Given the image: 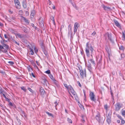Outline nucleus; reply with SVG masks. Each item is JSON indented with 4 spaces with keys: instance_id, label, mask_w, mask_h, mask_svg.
<instances>
[{
    "instance_id": "nucleus-1",
    "label": "nucleus",
    "mask_w": 125,
    "mask_h": 125,
    "mask_svg": "<svg viewBox=\"0 0 125 125\" xmlns=\"http://www.w3.org/2000/svg\"><path fill=\"white\" fill-rule=\"evenodd\" d=\"M85 49L87 56L88 57H89L90 55L89 50H90L91 52V56H92L93 53L94 49L91 45H89L88 42H87L86 43V47Z\"/></svg>"
},
{
    "instance_id": "nucleus-2",
    "label": "nucleus",
    "mask_w": 125,
    "mask_h": 125,
    "mask_svg": "<svg viewBox=\"0 0 125 125\" xmlns=\"http://www.w3.org/2000/svg\"><path fill=\"white\" fill-rule=\"evenodd\" d=\"M104 37L106 40L107 39V37L108 39L111 42L113 43L114 42V40L112 37L111 34H109L108 32L106 33L104 35Z\"/></svg>"
},
{
    "instance_id": "nucleus-3",
    "label": "nucleus",
    "mask_w": 125,
    "mask_h": 125,
    "mask_svg": "<svg viewBox=\"0 0 125 125\" xmlns=\"http://www.w3.org/2000/svg\"><path fill=\"white\" fill-rule=\"evenodd\" d=\"M95 96L94 93L92 92H90V97L91 100L94 101H95L96 99L95 98Z\"/></svg>"
},
{
    "instance_id": "nucleus-4",
    "label": "nucleus",
    "mask_w": 125,
    "mask_h": 125,
    "mask_svg": "<svg viewBox=\"0 0 125 125\" xmlns=\"http://www.w3.org/2000/svg\"><path fill=\"white\" fill-rule=\"evenodd\" d=\"M80 26V25L79 24V23L77 22H75L74 24V32L75 33L77 31V29L79 28V27Z\"/></svg>"
},
{
    "instance_id": "nucleus-5",
    "label": "nucleus",
    "mask_w": 125,
    "mask_h": 125,
    "mask_svg": "<svg viewBox=\"0 0 125 125\" xmlns=\"http://www.w3.org/2000/svg\"><path fill=\"white\" fill-rule=\"evenodd\" d=\"M79 70H80V73L81 77L82 78H83L84 75L85 77L86 74L85 71L84 72L82 70L80 69H79Z\"/></svg>"
},
{
    "instance_id": "nucleus-6",
    "label": "nucleus",
    "mask_w": 125,
    "mask_h": 125,
    "mask_svg": "<svg viewBox=\"0 0 125 125\" xmlns=\"http://www.w3.org/2000/svg\"><path fill=\"white\" fill-rule=\"evenodd\" d=\"M39 90L42 96H43L45 93V91L42 87H40L39 88Z\"/></svg>"
},
{
    "instance_id": "nucleus-7",
    "label": "nucleus",
    "mask_w": 125,
    "mask_h": 125,
    "mask_svg": "<svg viewBox=\"0 0 125 125\" xmlns=\"http://www.w3.org/2000/svg\"><path fill=\"white\" fill-rule=\"evenodd\" d=\"M115 107V111H117L120 110L121 107V106L120 103H118L116 104Z\"/></svg>"
},
{
    "instance_id": "nucleus-8",
    "label": "nucleus",
    "mask_w": 125,
    "mask_h": 125,
    "mask_svg": "<svg viewBox=\"0 0 125 125\" xmlns=\"http://www.w3.org/2000/svg\"><path fill=\"white\" fill-rule=\"evenodd\" d=\"M102 6L105 10H111V8L110 7L105 6L104 4L102 5Z\"/></svg>"
},
{
    "instance_id": "nucleus-9",
    "label": "nucleus",
    "mask_w": 125,
    "mask_h": 125,
    "mask_svg": "<svg viewBox=\"0 0 125 125\" xmlns=\"http://www.w3.org/2000/svg\"><path fill=\"white\" fill-rule=\"evenodd\" d=\"M39 22L41 25H43V21L42 17H40L39 19Z\"/></svg>"
},
{
    "instance_id": "nucleus-10",
    "label": "nucleus",
    "mask_w": 125,
    "mask_h": 125,
    "mask_svg": "<svg viewBox=\"0 0 125 125\" xmlns=\"http://www.w3.org/2000/svg\"><path fill=\"white\" fill-rule=\"evenodd\" d=\"M35 14V11L34 10H33L31 11V18H33Z\"/></svg>"
},
{
    "instance_id": "nucleus-11",
    "label": "nucleus",
    "mask_w": 125,
    "mask_h": 125,
    "mask_svg": "<svg viewBox=\"0 0 125 125\" xmlns=\"http://www.w3.org/2000/svg\"><path fill=\"white\" fill-rule=\"evenodd\" d=\"M114 22L115 25L117 26L118 27H119L120 26V24L117 21L115 20L114 21Z\"/></svg>"
},
{
    "instance_id": "nucleus-12",
    "label": "nucleus",
    "mask_w": 125,
    "mask_h": 125,
    "mask_svg": "<svg viewBox=\"0 0 125 125\" xmlns=\"http://www.w3.org/2000/svg\"><path fill=\"white\" fill-rule=\"evenodd\" d=\"M68 33L69 34L70 33L72 32V26L71 24H70L68 26Z\"/></svg>"
},
{
    "instance_id": "nucleus-13",
    "label": "nucleus",
    "mask_w": 125,
    "mask_h": 125,
    "mask_svg": "<svg viewBox=\"0 0 125 125\" xmlns=\"http://www.w3.org/2000/svg\"><path fill=\"white\" fill-rule=\"evenodd\" d=\"M122 39L124 41H125V31L122 32Z\"/></svg>"
},
{
    "instance_id": "nucleus-14",
    "label": "nucleus",
    "mask_w": 125,
    "mask_h": 125,
    "mask_svg": "<svg viewBox=\"0 0 125 125\" xmlns=\"http://www.w3.org/2000/svg\"><path fill=\"white\" fill-rule=\"evenodd\" d=\"M107 117V121L108 124L110 123L111 122V117Z\"/></svg>"
},
{
    "instance_id": "nucleus-15",
    "label": "nucleus",
    "mask_w": 125,
    "mask_h": 125,
    "mask_svg": "<svg viewBox=\"0 0 125 125\" xmlns=\"http://www.w3.org/2000/svg\"><path fill=\"white\" fill-rule=\"evenodd\" d=\"M16 8L18 9H20L21 7L20 3L19 2L18 3H16L15 4Z\"/></svg>"
},
{
    "instance_id": "nucleus-16",
    "label": "nucleus",
    "mask_w": 125,
    "mask_h": 125,
    "mask_svg": "<svg viewBox=\"0 0 125 125\" xmlns=\"http://www.w3.org/2000/svg\"><path fill=\"white\" fill-rule=\"evenodd\" d=\"M22 19L25 22L28 23H29V21L27 19H26L25 18L23 17H22Z\"/></svg>"
},
{
    "instance_id": "nucleus-17",
    "label": "nucleus",
    "mask_w": 125,
    "mask_h": 125,
    "mask_svg": "<svg viewBox=\"0 0 125 125\" xmlns=\"http://www.w3.org/2000/svg\"><path fill=\"white\" fill-rule=\"evenodd\" d=\"M16 36H17L18 37L20 38H22L23 37V35L19 33H17L16 34Z\"/></svg>"
},
{
    "instance_id": "nucleus-18",
    "label": "nucleus",
    "mask_w": 125,
    "mask_h": 125,
    "mask_svg": "<svg viewBox=\"0 0 125 125\" xmlns=\"http://www.w3.org/2000/svg\"><path fill=\"white\" fill-rule=\"evenodd\" d=\"M49 76L50 78L53 81H55L54 78L53 77V76L51 74L49 75Z\"/></svg>"
},
{
    "instance_id": "nucleus-19",
    "label": "nucleus",
    "mask_w": 125,
    "mask_h": 125,
    "mask_svg": "<svg viewBox=\"0 0 125 125\" xmlns=\"http://www.w3.org/2000/svg\"><path fill=\"white\" fill-rule=\"evenodd\" d=\"M30 54H31V55H33L34 54L33 50L32 48H30Z\"/></svg>"
},
{
    "instance_id": "nucleus-20",
    "label": "nucleus",
    "mask_w": 125,
    "mask_h": 125,
    "mask_svg": "<svg viewBox=\"0 0 125 125\" xmlns=\"http://www.w3.org/2000/svg\"><path fill=\"white\" fill-rule=\"evenodd\" d=\"M69 92H71V93L73 95H75V93L74 90L73 89H72L71 90L69 91Z\"/></svg>"
},
{
    "instance_id": "nucleus-21",
    "label": "nucleus",
    "mask_w": 125,
    "mask_h": 125,
    "mask_svg": "<svg viewBox=\"0 0 125 125\" xmlns=\"http://www.w3.org/2000/svg\"><path fill=\"white\" fill-rule=\"evenodd\" d=\"M82 122H83L85 121L84 119L85 118H86L85 116L84 115H82Z\"/></svg>"
},
{
    "instance_id": "nucleus-22",
    "label": "nucleus",
    "mask_w": 125,
    "mask_h": 125,
    "mask_svg": "<svg viewBox=\"0 0 125 125\" xmlns=\"http://www.w3.org/2000/svg\"><path fill=\"white\" fill-rule=\"evenodd\" d=\"M46 113H47L48 115L49 116H51L52 117H53V115H52V114L51 113H49V112H47V111H46L45 112Z\"/></svg>"
},
{
    "instance_id": "nucleus-23",
    "label": "nucleus",
    "mask_w": 125,
    "mask_h": 125,
    "mask_svg": "<svg viewBox=\"0 0 125 125\" xmlns=\"http://www.w3.org/2000/svg\"><path fill=\"white\" fill-rule=\"evenodd\" d=\"M96 120L99 121L100 120V115L99 114H98L96 116Z\"/></svg>"
},
{
    "instance_id": "nucleus-24",
    "label": "nucleus",
    "mask_w": 125,
    "mask_h": 125,
    "mask_svg": "<svg viewBox=\"0 0 125 125\" xmlns=\"http://www.w3.org/2000/svg\"><path fill=\"white\" fill-rule=\"evenodd\" d=\"M67 89H68V91H69L71 90L72 89H73V88L71 86L69 85Z\"/></svg>"
},
{
    "instance_id": "nucleus-25",
    "label": "nucleus",
    "mask_w": 125,
    "mask_h": 125,
    "mask_svg": "<svg viewBox=\"0 0 125 125\" xmlns=\"http://www.w3.org/2000/svg\"><path fill=\"white\" fill-rule=\"evenodd\" d=\"M122 115L123 116L125 115V110L123 109L121 111Z\"/></svg>"
},
{
    "instance_id": "nucleus-26",
    "label": "nucleus",
    "mask_w": 125,
    "mask_h": 125,
    "mask_svg": "<svg viewBox=\"0 0 125 125\" xmlns=\"http://www.w3.org/2000/svg\"><path fill=\"white\" fill-rule=\"evenodd\" d=\"M104 108L106 109V112H107L108 108V107L107 106V104H105L104 105Z\"/></svg>"
},
{
    "instance_id": "nucleus-27",
    "label": "nucleus",
    "mask_w": 125,
    "mask_h": 125,
    "mask_svg": "<svg viewBox=\"0 0 125 125\" xmlns=\"http://www.w3.org/2000/svg\"><path fill=\"white\" fill-rule=\"evenodd\" d=\"M32 48L34 49V51H35V53H36L37 52H38V49H37L36 48L35 46H33L32 47Z\"/></svg>"
},
{
    "instance_id": "nucleus-28",
    "label": "nucleus",
    "mask_w": 125,
    "mask_h": 125,
    "mask_svg": "<svg viewBox=\"0 0 125 125\" xmlns=\"http://www.w3.org/2000/svg\"><path fill=\"white\" fill-rule=\"evenodd\" d=\"M44 73H45L47 74H49V75L51 74V72L50 70H48L46 71L45 72H44Z\"/></svg>"
},
{
    "instance_id": "nucleus-29",
    "label": "nucleus",
    "mask_w": 125,
    "mask_h": 125,
    "mask_svg": "<svg viewBox=\"0 0 125 125\" xmlns=\"http://www.w3.org/2000/svg\"><path fill=\"white\" fill-rule=\"evenodd\" d=\"M27 69L29 72H31L32 70V69L29 66L27 67Z\"/></svg>"
},
{
    "instance_id": "nucleus-30",
    "label": "nucleus",
    "mask_w": 125,
    "mask_h": 125,
    "mask_svg": "<svg viewBox=\"0 0 125 125\" xmlns=\"http://www.w3.org/2000/svg\"><path fill=\"white\" fill-rule=\"evenodd\" d=\"M12 41L13 42L15 43L16 44H17V45H19V43L17 42L14 39H12Z\"/></svg>"
},
{
    "instance_id": "nucleus-31",
    "label": "nucleus",
    "mask_w": 125,
    "mask_h": 125,
    "mask_svg": "<svg viewBox=\"0 0 125 125\" xmlns=\"http://www.w3.org/2000/svg\"><path fill=\"white\" fill-rule=\"evenodd\" d=\"M87 67L88 69L90 72H91L92 69V67L90 65H89L87 66Z\"/></svg>"
},
{
    "instance_id": "nucleus-32",
    "label": "nucleus",
    "mask_w": 125,
    "mask_h": 125,
    "mask_svg": "<svg viewBox=\"0 0 125 125\" xmlns=\"http://www.w3.org/2000/svg\"><path fill=\"white\" fill-rule=\"evenodd\" d=\"M90 61L91 62V63L93 64L94 65L95 64V62L93 59H91L90 60Z\"/></svg>"
},
{
    "instance_id": "nucleus-33",
    "label": "nucleus",
    "mask_w": 125,
    "mask_h": 125,
    "mask_svg": "<svg viewBox=\"0 0 125 125\" xmlns=\"http://www.w3.org/2000/svg\"><path fill=\"white\" fill-rule=\"evenodd\" d=\"M21 88L22 90H23L25 92L26 91V89L25 87H24L23 86H22L21 87Z\"/></svg>"
},
{
    "instance_id": "nucleus-34",
    "label": "nucleus",
    "mask_w": 125,
    "mask_h": 125,
    "mask_svg": "<svg viewBox=\"0 0 125 125\" xmlns=\"http://www.w3.org/2000/svg\"><path fill=\"white\" fill-rule=\"evenodd\" d=\"M67 120L68 122L70 123H72V120L69 118H67Z\"/></svg>"
},
{
    "instance_id": "nucleus-35",
    "label": "nucleus",
    "mask_w": 125,
    "mask_h": 125,
    "mask_svg": "<svg viewBox=\"0 0 125 125\" xmlns=\"http://www.w3.org/2000/svg\"><path fill=\"white\" fill-rule=\"evenodd\" d=\"M52 20L53 21V22L54 24H55V21L54 17L53 16H52L51 18Z\"/></svg>"
},
{
    "instance_id": "nucleus-36",
    "label": "nucleus",
    "mask_w": 125,
    "mask_h": 125,
    "mask_svg": "<svg viewBox=\"0 0 125 125\" xmlns=\"http://www.w3.org/2000/svg\"><path fill=\"white\" fill-rule=\"evenodd\" d=\"M32 65L34 66V68H36L37 69H38V68L37 66L36 65L35 63L34 62L32 64Z\"/></svg>"
},
{
    "instance_id": "nucleus-37",
    "label": "nucleus",
    "mask_w": 125,
    "mask_h": 125,
    "mask_svg": "<svg viewBox=\"0 0 125 125\" xmlns=\"http://www.w3.org/2000/svg\"><path fill=\"white\" fill-rule=\"evenodd\" d=\"M54 104H55V109L56 110H57V109L56 107L57 106V105L58 104L57 103L56 101L54 103Z\"/></svg>"
},
{
    "instance_id": "nucleus-38",
    "label": "nucleus",
    "mask_w": 125,
    "mask_h": 125,
    "mask_svg": "<svg viewBox=\"0 0 125 125\" xmlns=\"http://www.w3.org/2000/svg\"><path fill=\"white\" fill-rule=\"evenodd\" d=\"M73 6L76 10H78V8L77 7L76 4H74L73 5Z\"/></svg>"
},
{
    "instance_id": "nucleus-39",
    "label": "nucleus",
    "mask_w": 125,
    "mask_h": 125,
    "mask_svg": "<svg viewBox=\"0 0 125 125\" xmlns=\"http://www.w3.org/2000/svg\"><path fill=\"white\" fill-rule=\"evenodd\" d=\"M14 2L15 4L16 3H18L19 2V1L18 0H14Z\"/></svg>"
},
{
    "instance_id": "nucleus-40",
    "label": "nucleus",
    "mask_w": 125,
    "mask_h": 125,
    "mask_svg": "<svg viewBox=\"0 0 125 125\" xmlns=\"http://www.w3.org/2000/svg\"><path fill=\"white\" fill-rule=\"evenodd\" d=\"M119 49L121 50H123L124 49V48L123 46H121L119 47Z\"/></svg>"
},
{
    "instance_id": "nucleus-41",
    "label": "nucleus",
    "mask_w": 125,
    "mask_h": 125,
    "mask_svg": "<svg viewBox=\"0 0 125 125\" xmlns=\"http://www.w3.org/2000/svg\"><path fill=\"white\" fill-rule=\"evenodd\" d=\"M10 18L11 21L14 20L15 19V18L13 16H11L10 17Z\"/></svg>"
},
{
    "instance_id": "nucleus-42",
    "label": "nucleus",
    "mask_w": 125,
    "mask_h": 125,
    "mask_svg": "<svg viewBox=\"0 0 125 125\" xmlns=\"http://www.w3.org/2000/svg\"><path fill=\"white\" fill-rule=\"evenodd\" d=\"M8 62L11 65H12L14 64V62L12 61H9Z\"/></svg>"
},
{
    "instance_id": "nucleus-43",
    "label": "nucleus",
    "mask_w": 125,
    "mask_h": 125,
    "mask_svg": "<svg viewBox=\"0 0 125 125\" xmlns=\"http://www.w3.org/2000/svg\"><path fill=\"white\" fill-rule=\"evenodd\" d=\"M41 47L42 48H44V47L43 46V44L42 42V43H41Z\"/></svg>"
},
{
    "instance_id": "nucleus-44",
    "label": "nucleus",
    "mask_w": 125,
    "mask_h": 125,
    "mask_svg": "<svg viewBox=\"0 0 125 125\" xmlns=\"http://www.w3.org/2000/svg\"><path fill=\"white\" fill-rule=\"evenodd\" d=\"M64 85L65 87L67 88V89L68 87V85L65 83H64Z\"/></svg>"
},
{
    "instance_id": "nucleus-45",
    "label": "nucleus",
    "mask_w": 125,
    "mask_h": 125,
    "mask_svg": "<svg viewBox=\"0 0 125 125\" xmlns=\"http://www.w3.org/2000/svg\"><path fill=\"white\" fill-rule=\"evenodd\" d=\"M107 117H111V114L110 113H109L108 114H107Z\"/></svg>"
},
{
    "instance_id": "nucleus-46",
    "label": "nucleus",
    "mask_w": 125,
    "mask_h": 125,
    "mask_svg": "<svg viewBox=\"0 0 125 125\" xmlns=\"http://www.w3.org/2000/svg\"><path fill=\"white\" fill-rule=\"evenodd\" d=\"M28 90L31 92H33V91L30 88H28Z\"/></svg>"
},
{
    "instance_id": "nucleus-47",
    "label": "nucleus",
    "mask_w": 125,
    "mask_h": 125,
    "mask_svg": "<svg viewBox=\"0 0 125 125\" xmlns=\"http://www.w3.org/2000/svg\"><path fill=\"white\" fill-rule=\"evenodd\" d=\"M83 93H84V97L86 98V97L85 92V90L83 89Z\"/></svg>"
},
{
    "instance_id": "nucleus-48",
    "label": "nucleus",
    "mask_w": 125,
    "mask_h": 125,
    "mask_svg": "<svg viewBox=\"0 0 125 125\" xmlns=\"http://www.w3.org/2000/svg\"><path fill=\"white\" fill-rule=\"evenodd\" d=\"M121 122L122 124H124L125 123V121L123 119H122L121 120Z\"/></svg>"
},
{
    "instance_id": "nucleus-49",
    "label": "nucleus",
    "mask_w": 125,
    "mask_h": 125,
    "mask_svg": "<svg viewBox=\"0 0 125 125\" xmlns=\"http://www.w3.org/2000/svg\"><path fill=\"white\" fill-rule=\"evenodd\" d=\"M23 6L24 8H26L27 6L25 4H23Z\"/></svg>"
},
{
    "instance_id": "nucleus-50",
    "label": "nucleus",
    "mask_w": 125,
    "mask_h": 125,
    "mask_svg": "<svg viewBox=\"0 0 125 125\" xmlns=\"http://www.w3.org/2000/svg\"><path fill=\"white\" fill-rule=\"evenodd\" d=\"M96 33V32L95 31H94L93 33H92L91 35L93 36H94L95 35Z\"/></svg>"
},
{
    "instance_id": "nucleus-51",
    "label": "nucleus",
    "mask_w": 125,
    "mask_h": 125,
    "mask_svg": "<svg viewBox=\"0 0 125 125\" xmlns=\"http://www.w3.org/2000/svg\"><path fill=\"white\" fill-rule=\"evenodd\" d=\"M0 42L2 44H3L4 43V40H1Z\"/></svg>"
},
{
    "instance_id": "nucleus-52",
    "label": "nucleus",
    "mask_w": 125,
    "mask_h": 125,
    "mask_svg": "<svg viewBox=\"0 0 125 125\" xmlns=\"http://www.w3.org/2000/svg\"><path fill=\"white\" fill-rule=\"evenodd\" d=\"M77 83L78 84H79V86H80V87H81V85L80 84V83L79 82V81L77 82Z\"/></svg>"
},
{
    "instance_id": "nucleus-53",
    "label": "nucleus",
    "mask_w": 125,
    "mask_h": 125,
    "mask_svg": "<svg viewBox=\"0 0 125 125\" xmlns=\"http://www.w3.org/2000/svg\"><path fill=\"white\" fill-rule=\"evenodd\" d=\"M3 47L2 46L0 45V49L1 50L3 49Z\"/></svg>"
},
{
    "instance_id": "nucleus-54",
    "label": "nucleus",
    "mask_w": 125,
    "mask_h": 125,
    "mask_svg": "<svg viewBox=\"0 0 125 125\" xmlns=\"http://www.w3.org/2000/svg\"><path fill=\"white\" fill-rule=\"evenodd\" d=\"M25 14L26 15L28 16L29 14V12L28 11H26L25 13Z\"/></svg>"
},
{
    "instance_id": "nucleus-55",
    "label": "nucleus",
    "mask_w": 125,
    "mask_h": 125,
    "mask_svg": "<svg viewBox=\"0 0 125 125\" xmlns=\"http://www.w3.org/2000/svg\"><path fill=\"white\" fill-rule=\"evenodd\" d=\"M9 12L11 14H12L13 13V11H12L10 10H9Z\"/></svg>"
},
{
    "instance_id": "nucleus-56",
    "label": "nucleus",
    "mask_w": 125,
    "mask_h": 125,
    "mask_svg": "<svg viewBox=\"0 0 125 125\" xmlns=\"http://www.w3.org/2000/svg\"><path fill=\"white\" fill-rule=\"evenodd\" d=\"M31 75L34 77L35 78V76L34 75L33 73H31Z\"/></svg>"
},
{
    "instance_id": "nucleus-57",
    "label": "nucleus",
    "mask_w": 125,
    "mask_h": 125,
    "mask_svg": "<svg viewBox=\"0 0 125 125\" xmlns=\"http://www.w3.org/2000/svg\"><path fill=\"white\" fill-rule=\"evenodd\" d=\"M4 45H5L6 47L8 49L9 48V46L8 45H7L6 44H4Z\"/></svg>"
},
{
    "instance_id": "nucleus-58",
    "label": "nucleus",
    "mask_w": 125,
    "mask_h": 125,
    "mask_svg": "<svg viewBox=\"0 0 125 125\" xmlns=\"http://www.w3.org/2000/svg\"><path fill=\"white\" fill-rule=\"evenodd\" d=\"M3 95L4 97L6 99H7V98L5 95V94H3Z\"/></svg>"
},
{
    "instance_id": "nucleus-59",
    "label": "nucleus",
    "mask_w": 125,
    "mask_h": 125,
    "mask_svg": "<svg viewBox=\"0 0 125 125\" xmlns=\"http://www.w3.org/2000/svg\"><path fill=\"white\" fill-rule=\"evenodd\" d=\"M9 104L11 106H13V104L11 102H10L9 103Z\"/></svg>"
},
{
    "instance_id": "nucleus-60",
    "label": "nucleus",
    "mask_w": 125,
    "mask_h": 125,
    "mask_svg": "<svg viewBox=\"0 0 125 125\" xmlns=\"http://www.w3.org/2000/svg\"><path fill=\"white\" fill-rule=\"evenodd\" d=\"M4 37L5 38H8V37H7V35L6 34H4Z\"/></svg>"
},
{
    "instance_id": "nucleus-61",
    "label": "nucleus",
    "mask_w": 125,
    "mask_h": 125,
    "mask_svg": "<svg viewBox=\"0 0 125 125\" xmlns=\"http://www.w3.org/2000/svg\"><path fill=\"white\" fill-rule=\"evenodd\" d=\"M30 61V62L32 64L34 63V62L33 61H32V60Z\"/></svg>"
},
{
    "instance_id": "nucleus-62",
    "label": "nucleus",
    "mask_w": 125,
    "mask_h": 125,
    "mask_svg": "<svg viewBox=\"0 0 125 125\" xmlns=\"http://www.w3.org/2000/svg\"><path fill=\"white\" fill-rule=\"evenodd\" d=\"M23 29L24 30V31L25 32V31L26 30V28H25V27H23Z\"/></svg>"
},
{
    "instance_id": "nucleus-63",
    "label": "nucleus",
    "mask_w": 125,
    "mask_h": 125,
    "mask_svg": "<svg viewBox=\"0 0 125 125\" xmlns=\"http://www.w3.org/2000/svg\"><path fill=\"white\" fill-rule=\"evenodd\" d=\"M64 27V26L63 25H62L61 26V30H62V28Z\"/></svg>"
},
{
    "instance_id": "nucleus-64",
    "label": "nucleus",
    "mask_w": 125,
    "mask_h": 125,
    "mask_svg": "<svg viewBox=\"0 0 125 125\" xmlns=\"http://www.w3.org/2000/svg\"><path fill=\"white\" fill-rule=\"evenodd\" d=\"M49 5H50L52 4V2H51L49 0V2L48 3Z\"/></svg>"
}]
</instances>
